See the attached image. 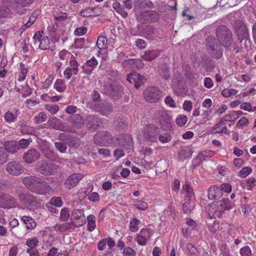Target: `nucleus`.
Returning a JSON list of instances; mask_svg holds the SVG:
<instances>
[{
  "label": "nucleus",
  "instance_id": "9",
  "mask_svg": "<svg viewBox=\"0 0 256 256\" xmlns=\"http://www.w3.org/2000/svg\"><path fill=\"white\" fill-rule=\"evenodd\" d=\"M206 48L210 54L214 58H218L222 56V52L220 50V46L217 44L216 40L212 37L206 39Z\"/></svg>",
  "mask_w": 256,
  "mask_h": 256
},
{
  "label": "nucleus",
  "instance_id": "15",
  "mask_svg": "<svg viewBox=\"0 0 256 256\" xmlns=\"http://www.w3.org/2000/svg\"><path fill=\"white\" fill-rule=\"evenodd\" d=\"M40 156V153L36 150L31 148L24 153L23 158L26 162L30 164L37 160Z\"/></svg>",
  "mask_w": 256,
  "mask_h": 256
},
{
  "label": "nucleus",
  "instance_id": "6",
  "mask_svg": "<svg viewBox=\"0 0 256 256\" xmlns=\"http://www.w3.org/2000/svg\"><path fill=\"white\" fill-rule=\"evenodd\" d=\"M144 100L150 103H155L162 96V91L156 86H150L147 88L144 92Z\"/></svg>",
  "mask_w": 256,
  "mask_h": 256
},
{
  "label": "nucleus",
  "instance_id": "39",
  "mask_svg": "<svg viewBox=\"0 0 256 256\" xmlns=\"http://www.w3.org/2000/svg\"><path fill=\"white\" fill-rule=\"evenodd\" d=\"M50 40L47 37H44L41 38L38 47L40 49L44 50L50 48Z\"/></svg>",
  "mask_w": 256,
  "mask_h": 256
},
{
  "label": "nucleus",
  "instance_id": "62",
  "mask_svg": "<svg viewBox=\"0 0 256 256\" xmlns=\"http://www.w3.org/2000/svg\"><path fill=\"white\" fill-rule=\"evenodd\" d=\"M172 139L171 136L168 134H160L158 140L162 143H166L170 141Z\"/></svg>",
  "mask_w": 256,
  "mask_h": 256
},
{
  "label": "nucleus",
  "instance_id": "54",
  "mask_svg": "<svg viewBox=\"0 0 256 256\" xmlns=\"http://www.w3.org/2000/svg\"><path fill=\"white\" fill-rule=\"evenodd\" d=\"M240 254L241 256H252V253L250 248L246 246L242 248L240 250Z\"/></svg>",
  "mask_w": 256,
  "mask_h": 256
},
{
  "label": "nucleus",
  "instance_id": "14",
  "mask_svg": "<svg viewBox=\"0 0 256 256\" xmlns=\"http://www.w3.org/2000/svg\"><path fill=\"white\" fill-rule=\"evenodd\" d=\"M16 202L15 200L8 194H2L0 196V207L9 208L15 207Z\"/></svg>",
  "mask_w": 256,
  "mask_h": 256
},
{
  "label": "nucleus",
  "instance_id": "31",
  "mask_svg": "<svg viewBox=\"0 0 256 256\" xmlns=\"http://www.w3.org/2000/svg\"><path fill=\"white\" fill-rule=\"evenodd\" d=\"M72 216L74 220H80V222H76L77 224L80 222L82 221H84V224L85 222L84 212L82 210L79 209L74 210L72 212Z\"/></svg>",
  "mask_w": 256,
  "mask_h": 256
},
{
  "label": "nucleus",
  "instance_id": "11",
  "mask_svg": "<svg viewBox=\"0 0 256 256\" xmlns=\"http://www.w3.org/2000/svg\"><path fill=\"white\" fill-rule=\"evenodd\" d=\"M152 235V233L150 230L142 228L140 232L136 234L135 240L140 246H144L147 244Z\"/></svg>",
  "mask_w": 256,
  "mask_h": 256
},
{
  "label": "nucleus",
  "instance_id": "58",
  "mask_svg": "<svg viewBox=\"0 0 256 256\" xmlns=\"http://www.w3.org/2000/svg\"><path fill=\"white\" fill-rule=\"evenodd\" d=\"M42 34V31H38L36 34H34L33 36V40L34 42V45L36 46H38V44H40V42Z\"/></svg>",
  "mask_w": 256,
  "mask_h": 256
},
{
  "label": "nucleus",
  "instance_id": "25",
  "mask_svg": "<svg viewBox=\"0 0 256 256\" xmlns=\"http://www.w3.org/2000/svg\"><path fill=\"white\" fill-rule=\"evenodd\" d=\"M48 124L51 127L57 130H64L65 128L60 120L56 118L49 120Z\"/></svg>",
  "mask_w": 256,
  "mask_h": 256
},
{
  "label": "nucleus",
  "instance_id": "63",
  "mask_svg": "<svg viewBox=\"0 0 256 256\" xmlns=\"http://www.w3.org/2000/svg\"><path fill=\"white\" fill-rule=\"evenodd\" d=\"M20 132L24 134H32L34 132V128L29 126H22Z\"/></svg>",
  "mask_w": 256,
  "mask_h": 256
},
{
  "label": "nucleus",
  "instance_id": "23",
  "mask_svg": "<svg viewBox=\"0 0 256 256\" xmlns=\"http://www.w3.org/2000/svg\"><path fill=\"white\" fill-rule=\"evenodd\" d=\"M159 55V51L157 50H149L145 52L144 54L141 56L143 60L150 61L156 58Z\"/></svg>",
  "mask_w": 256,
  "mask_h": 256
},
{
  "label": "nucleus",
  "instance_id": "41",
  "mask_svg": "<svg viewBox=\"0 0 256 256\" xmlns=\"http://www.w3.org/2000/svg\"><path fill=\"white\" fill-rule=\"evenodd\" d=\"M134 205L136 208L141 210H146L148 208V204L142 200L135 201Z\"/></svg>",
  "mask_w": 256,
  "mask_h": 256
},
{
  "label": "nucleus",
  "instance_id": "22",
  "mask_svg": "<svg viewBox=\"0 0 256 256\" xmlns=\"http://www.w3.org/2000/svg\"><path fill=\"white\" fill-rule=\"evenodd\" d=\"M98 9L96 8L88 7L84 9L80 12V14L84 17L96 16L99 15L98 12Z\"/></svg>",
  "mask_w": 256,
  "mask_h": 256
},
{
  "label": "nucleus",
  "instance_id": "19",
  "mask_svg": "<svg viewBox=\"0 0 256 256\" xmlns=\"http://www.w3.org/2000/svg\"><path fill=\"white\" fill-rule=\"evenodd\" d=\"M98 61L94 57H92L91 59L88 60L82 66L84 72L88 74H90L94 68L98 65Z\"/></svg>",
  "mask_w": 256,
  "mask_h": 256
},
{
  "label": "nucleus",
  "instance_id": "35",
  "mask_svg": "<svg viewBox=\"0 0 256 256\" xmlns=\"http://www.w3.org/2000/svg\"><path fill=\"white\" fill-rule=\"evenodd\" d=\"M108 92L112 96L117 98L121 94L122 90L120 86L116 85L112 86Z\"/></svg>",
  "mask_w": 256,
  "mask_h": 256
},
{
  "label": "nucleus",
  "instance_id": "46",
  "mask_svg": "<svg viewBox=\"0 0 256 256\" xmlns=\"http://www.w3.org/2000/svg\"><path fill=\"white\" fill-rule=\"evenodd\" d=\"M48 202H50L51 205H54L58 208L61 207L63 204L61 198L58 196L52 197Z\"/></svg>",
  "mask_w": 256,
  "mask_h": 256
},
{
  "label": "nucleus",
  "instance_id": "64",
  "mask_svg": "<svg viewBox=\"0 0 256 256\" xmlns=\"http://www.w3.org/2000/svg\"><path fill=\"white\" fill-rule=\"evenodd\" d=\"M122 254L124 256H136V252L132 248L126 247L124 249Z\"/></svg>",
  "mask_w": 256,
  "mask_h": 256
},
{
  "label": "nucleus",
  "instance_id": "2",
  "mask_svg": "<svg viewBox=\"0 0 256 256\" xmlns=\"http://www.w3.org/2000/svg\"><path fill=\"white\" fill-rule=\"evenodd\" d=\"M153 118L164 130L169 131L172 129L174 122L170 112L165 110H156L154 112Z\"/></svg>",
  "mask_w": 256,
  "mask_h": 256
},
{
  "label": "nucleus",
  "instance_id": "24",
  "mask_svg": "<svg viewBox=\"0 0 256 256\" xmlns=\"http://www.w3.org/2000/svg\"><path fill=\"white\" fill-rule=\"evenodd\" d=\"M178 155L181 160H184L192 156V150L188 146L182 147L180 149Z\"/></svg>",
  "mask_w": 256,
  "mask_h": 256
},
{
  "label": "nucleus",
  "instance_id": "53",
  "mask_svg": "<svg viewBox=\"0 0 256 256\" xmlns=\"http://www.w3.org/2000/svg\"><path fill=\"white\" fill-rule=\"evenodd\" d=\"M38 240L36 238H29L26 241V245L30 248H33L38 245Z\"/></svg>",
  "mask_w": 256,
  "mask_h": 256
},
{
  "label": "nucleus",
  "instance_id": "44",
  "mask_svg": "<svg viewBox=\"0 0 256 256\" xmlns=\"http://www.w3.org/2000/svg\"><path fill=\"white\" fill-rule=\"evenodd\" d=\"M54 78L52 76H48L47 78L44 82H42V86L40 88L42 90H47L51 86Z\"/></svg>",
  "mask_w": 256,
  "mask_h": 256
},
{
  "label": "nucleus",
  "instance_id": "45",
  "mask_svg": "<svg viewBox=\"0 0 256 256\" xmlns=\"http://www.w3.org/2000/svg\"><path fill=\"white\" fill-rule=\"evenodd\" d=\"M70 218L69 210L64 208L61 210L60 214V220L63 222H66Z\"/></svg>",
  "mask_w": 256,
  "mask_h": 256
},
{
  "label": "nucleus",
  "instance_id": "16",
  "mask_svg": "<svg viewBox=\"0 0 256 256\" xmlns=\"http://www.w3.org/2000/svg\"><path fill=\"white\" fill-rule=\"evenodd\" d=\"M94 108L96 112H98L106 116L109 115L113 110L112 104L106 102H104L97 106H95Z\"/></svg>",
  "mask_w": 256,
  "mask_h": 256
},
{
  "label": "nucleus",
  "instance_id": "43",
  "mask_svg": "<svg viewBox=\"0 0 256 256\" xmlns=\"http://www.w3.org/2000/svg\"><path fill=\"white\" fill-rule=\"evenodd\" d=\"M186 252L188 254L196 255L198 251L197 247L192 243H188L186 246Z\"/></svg>",
  "mask_w": 256,
  "mask_h": 256
},
{
  "label": "nucleus",
  "instance_id": "33",
  "mask_svg": "<svg viewBox=\"0 0 256 256\" xmlns=\"http://www.w3.org/2000/svg\"><path fill=\"white\" fill-rule=\"evenodd\" d=\"M4 117L6 122L10 124L15 122L17 120L18 114L8 110L5 113Z\"/></svg>",
  "mask_w": 256,
  "mask_h": 256
},
{
  "label": "nucleus",
  "instance_id": "37",
  "mask_svg": "<svg viewBox=\"0 0 256 256\" xmlns=\"http://www.w3.org/2000/svg\"><path fill=\"white\" fill-rule=\"evenodd\" d=\"M28 72V70L24 67V64H20V72L18 75V80L20 82H23L26 78Z\"/></svg>",
  "mask_w": 256,
  "mask_h": 256
},
{
  "label": "nucleus",
  "instance_id": "27",
  "mask_svg": "<svg viewBox=\"0 0 256 256\" xmlns=\"http://www.w3.org/2000/svg\"><path fill=\"white\" fill-rule=\"evenodd\" d=\"M21 220L28 229L33 230L36 226V224L34 220L30 216H24L22 217Z\"/></svg>",
  "mask_w": 256,
  "mask_h": 256
},
{
  "label": "nucleus",
  "instance_id": "60",
  "mask_svg": "<svg viewBox=\"0 0 256 256\" xmlns=\"http://www.w3.org/2000/svg\"><path fill=\"white\" fill-rule=\"evenodd\" d=\"M54 145L56 148L60 152H66L67 147L64 144L61 142H56Z\"/></svg>",
  "mask_w": 256,
  "mask_h": 256
},
{
  "label": "nucleus",
  "instance_id": "28",
  "mask_svg": "<svg viewBox=\"0 0 256 256\" xmlns=\"http://www.w3.org/2000/svg\"><path fill=\"white\" fill-rule=\"evenodd\" d=\"M215 154V152L211 150H206L200 152L196 157V160H199V162L202 160H206L207 158L213 156Z\"/></svg>",
  "mask_w": 256,
  "mask_h": 256
},
{
  "label": "nucleus",
  "instance_id": "29",
  "mask_svg": "<svg viewBox=\"0 0 256 256\" xmlns=\"http://www.w3.org/2000/svg\"><path fill=\"white\" fill-rule=\"evenodd\" d=\"M224 124V122L221 119L220 121L217 123L214 128L212 129V133H224L226 134L228 130L226 126H222Z\"/></svg>",
  "mask_w": 256,
  "mask_h": 256
},
{
  "label": "nucleus",
  "instance_id": "1",
  "mask_svg": "<svg viewBox=\"0 0 256 256\" xmlns=\"http://www.w3.org/2000/svg\"><path fill=\"white\" fill-rule=\"evenodd\" d=\"M23 182L28 190L38 194L44 195L52 190L46 182L36 176H26L23 179Z\"/></svg>",
  "mask_w": 256,
  "mask_h": 256
},
{
  "label": "nucleus",
  "instance_id": "20",
  "mask_svg": "<svg viewBox=\"0 0 256 256\" xmlns=\"http://www.w3.org/2000/svg\"><path fill=\"white\" fill-rule=\"evenodd\" d=\"M86 122L87 126L91 130H96L100 124V119L95 116H88Z\"/></svg>",
  "mask_w": 256,
  "mask_h": 256
},
{
  "label": "nucleus",
  "instance_id": "18",
  "mask_svg": "<svg viewBox=\"0 0 256 256\" xmlns=\"http://www.w3.org/2000/svg\"><path fill=\"white\" fill-rule=\"evenodd\" d=\"M128 81L134 84L136 88H138L143 84V78L138 74L132 72L128 74L127 76Z\"/></svg>",
  "mask_w": 256,
  "mask_h": 256
},
{
  "label": "nucleus",
  "instance_id": "59",
  "mask_svg": "<svg viewBox=\"0 0 256 256\" xmlns=\"http://www.w3.org/2000/svg\"><path fill=\"white\" fill-rule=\"evenodd\" d=\"M220 254L222 256H231L230 249L226 244H222L220 247Z\"/></svg>",
  "mask_w": 256,
  "mask_h": 256
},
{
  "label": "nucleus",
  "instance_id": "12",
  "mask_svg": "<svg viewBox=\"0 0 256 256\" xmlns=\"http://www.w3.org/2000/svg\"><path fill=\"white\" fill-rule=\"evenodd\" d=\"M16 196L21 203L26 206L33 205V204L35 202L34 198L23 189H18L16 192Z\"/></svg>",
  "mask_w": 256,
  "mask_h": 256
},
{
  "label": "nucleus",
  "instance_id": "32",
  "mask_svg": "<svg viewBox=\"0 0 256 256\" xmlns=\"http://www.w3.org/2000/svg\"><path fill=\"white\" fill-rule=\"evenodd\" d=\"M7 151L11 154L15 153L19 149V146L16 141L8 142L6 146Z\"/></svg>",
  "mask_w": 256,
  "mask_h": 256
},
{
  "label": "nucleus",
  "instance_id": "3",
  "mask_svg": "<svg viewBox=\"0 0 256 256\" xmlns=\"http://www.w3.org/2000/svg\"><path fill=\"white\" fill-rule=\"evenodd\" d=\"M232 208L231 202L228 198H222L220 202V204L216 206L212 204L209 205L206 208V210L210 216L220 218L224 210H228Z\"/></svg>",
  "mask_w": 256,
  "mask_h": 256
},
{
  "label": "nucleus",
  "instance_id": "38",
  "mask_svg": "<svg viewBox=\"0 0 256 256\" xmlns=\"http://www.w3.org/2000/svg\"><path fill=\"white\" fill-rule=\"evenodd\" d=\"M140 220L135 218H130V222L129 230L132 232H136L138 230Z\"/></svg>",
  "mask_w": 256,
  "mask_h": 256
},
{
  "label": "nucleus",
  "instance_id": "52",
  "mask_svg": "<svg viewBox=\"0 0 256 256\" xmlns=\"http://www.w3.org/2000/svg\"><path fill=\"white\" fill-rule=\"evenodd\" d=\"M256 186V179L254 177H250L246 180V190H251Z\"/></svg>",
  "mask_w": 256,
  "mask_h": 256
},
{
  "label": "nucleus",
  "instance_id": "55",
  "mask_svg": "<svg viewBox=\"0 0 256 256\" xmlns=\"http://www.w3.org/2000/svg\"><path fill=\"white\" fill-rule=\"evenodd\" d=\"M66 142L70 147L76 148L80 146V140L76 137H72L68 139Z\"/></svg>",
  "mask_w": 256,
  "mask_h": 256
},
{
  "label": "nucleus",
  "instance_id": "10",
  "mask_svg": "<svg viewBox=\"0 0 256 256\" xmlns=\"http://www.w3.org/2000/svg\"><path fill=\"white\" fill-rule=\"evenodd\" d=\"M159 134L158 128L154 124L146 126L143 130V136L145 140L155 142Z\"/></svg>",
  "mask_w": 256,
  "mask_h": 256
},
{
  "label": "nucleus",
  "instance_id": "50",
  "mask_svg": "<svg viewBox=\"0 0 256 256\" xmlns=\"http://www.w3.org/2000/svg\"><path fill=\"white\" fill-rule=\"evenodd\" d=\"M188 120V118L186 116L182 114H179L176 120V124L180 126H184Z\"/></svg>",
  "mask_w": 256,
  "mask_h": 256
},
{
  "label": "nucleus",
  "instance_id": "48",
  "mask_svg": "<svg viewBox=\"0 0 256 256\" xmlns=\"http://www.w3.org/2000/svg\"><path fill=\"white\" fill-rule=\"evenodd\" d=\"M194 208L192 202H186L182 204V210L184 214H189Z\"/></svg>",
  "mask_w": 256,
  "mask_h": 256
},
{
  "label": "nucleus",
  "instance_id": "49",
  "mask_svg": "<svg viewBox=\"0 0 256 256\" xmlns=\"http://www.w3.org/2000/svg\"><path fill=\"white\" fill-rule=\"evenodd\" d=\"M71 68L74 71V74H77L78 72V64L74 59V56H72L70 62Z\"/></svg>",
  "mask_w": 256,
  "mask_h": 256
},
{
  "label": "nucleus",
  "instance_id": "17",
  "mask_svg": "<svg viewBox=\"0 0 256 256\" xmlns=\"http://www.w3.org/2000/svg\"><path fill=\"white\" fill-rule=\"evenodd\" d=\"M6 170L13 175H19L22 171V166L19 162H11L6 165Z\"/></svg>",
  "mask_w": 256,
  "mask_h": 256
},
{
  "label": "nucleus",
  "instance_id": "4",
  "mask_svg": "<svg viewBox=\"0 0 256 256\" xmlns=\"http://www.w3.org/2000/svg\"><path fill=\"white\" fill-rule=\"evenodd\" d=\"M94 142L101 146H110L116 144L112 136L108 132H98L94 136Z\"/></svg>",
  "mask_w": 256,
  "mask_h": 256
},
{
  "label": "nucleus",
  "instance_id": "47",
  "mask_svg": "<svg viewBox=\"0 0 256 256\" xmlns=\"http://www.w3.org/2000/svg\"><path fill=\"white\" fill-rule=\"evenodd\" d=\"M252 172V169L251 168L245 166L242 168V169L240 171L238 176L242 178H245Z\"/></svg>",
  "mask_w": 256,
  "mask_h": 256
},
{
  "label": "nucleus",
  "instance_id": "57",
  "mask_svg": "<svg viewBox=\"0 0 256 256\" xmlns=\"http://www.w3.org/2000/svg\"><path fill=\"white\" fill-rule=\"evenodd\" d=\"M211 113V110H202V112L200 115L202 117V124H204L210 120V116Z\"/></svg>",
  "mask_w": 256,
  "mask_h": 256
},
{
  "label": "nucleus",
  "instance_id": "40",
  "mask_svg": "<svg viewBox=\"0 0 256 256\" xmlns=\"http://www.w3.org/2000/svg\"><path fill=\"white\" fill-rule=\"evenodd\" d=\"M242 0H220L218 1L220 5L224 6L228 5V6H236Z\"/></svg>",
  "mask_w": 256,
  "mask_h": 256
},
{
  "label": "nucleus",
  "instance_id": "7",
  "mask_svg": "<svg viewBox=\"0 0 256 256\" xmlns=\"http://www.w3.org/2000/svg\"><path fill=\"white\" fill-rule=\"evenodd\" d=\"M36 168L38 172L45 176L54 174L57 171L56 166L48 163L46 160L38 162Z\"/></svg>",
  "mask_w": 256,
  "mask_h": 256
},
{
  "label": "nucleus",
  "instance_id": "51",
  "mask_svg": "<svg viewBox=\"0 0 256 256\" xmlns=\"http://www.w3.org/2000/svg\"><path fill=\"white\" fill-rule=\"evenodd\" d=\"M36 122L38 124L42 123L46 121L47 116L44 112H40L34 118Z\"/></svg>",
  "mask_w": 256,
  "mask_h": 256
},
{
  "label": "nucleus",
  "instance_id": "42",
  "mask_svg": "<svg viewBox=\"0 0 256 256\" xmlns=\"http://www.w3.org/2000/svg\"><path fill=\"white\" fill-rule=\"evenodd\" d=\"M238 93V90L236 89L224 88L222 92V95L226 98L233 96Z\"/></svg>",
  "mask_w": 256,
  "mask_h": 256
},
{
  "label": "nucleus",
  "instance_id": "21",
  "mask_svg": "<svg viewBox=\"0 0 256 256\" xmlns=\"http://www.w3.org/2000/svg\"><path fill=\"white\" fill-rule=\"evenodd\" d=\"M222 196V192L218 187L216 186H212L208 189V196L209 199L216 200L219 199Z\"/></svg>",
  "mask_w": 256,
  "mask_h": 256
},
{
  "label": "nucleus",
  "instance_id": "36",
  "mask_svg": "<svg viewBox=\"0 0 256 256\" xmlns=\"http://www.w3.org/2000/svg\"><path fill=\"white\" fill-rule=\"evenodd\" d=\"M88 230L90 232L93 231L96 226V217L93 215H90L87 217Z\"/></svg>",
  "mask_w": 256,
  "mask_h": 256
},
{
  "label": "nucleus",
  "instance_id": "56",
  "mask_svg": "<svg viewBox=\"0 0 256 256\" xmlns=\"http://www.w3.org/2000/svg\"><path fill=\"white\" fill-rule=\"evenodd\" d=\"M45 108L52 114H56L59 110V106L56 104H46Z\"/></svg>",
  "mask_w": 256,
  "mask_h": 256
},
{
  "label": "nucleus",
  "instance_id": "13",
  "mask_svg": "<svg viewBox=\"0 0 256 256\" xmlns=\"http://www.w3.org/2000/svg\"><path fill=\"white\" fill-rule=\"evenodd\" d=\"M84 176L80 174H73L70 176L64 182L66 188L68 190L73 188L82 180Z\"/></svg>",
  "mask_w": 256,
  "mask_h": 256
},
{
  "label": "nucleus",
  "instance_id": "30",
  "mask_svg": "<svg viewBox=\"0 0 256 256\" xmlns=\"http://www.w3.org/2000/svg\"><path fill=\"white\" fill-rule=\"evenodd\" d=\"M54 88L59 92H64L66 88L64 80L62 79H57L54 83Z\"/></svg>",
  "mask_w": 256,
  "mask_h": 256
},
{
  "label": "nucleus",
  "instance_id": "61",
  "mask_svg": "<svg viewBox=\"0 0 256 256\" xmlns=\"http://www.w3.org/2000/svg\"><path fill=\"white\" fill-rule=\"evenodd\" d=\"M220 190L222 192L230 193L232 192V186L228 183H223L220 185Z\"/></svg>",
  "mask_w": 256,
  "mask_h": 256
},
{
  "label": "nucleus",
  "instance_id": "26",
  "mask_svg": "<svg viewBox=\"0 0 256 256\" xmlns=\"http://www.w3.org/2000/svg\"><path fill=\"white\" fill-rule=\"evenodd\" d=\"M70 120L76 128H80L84 125V120L82 116L80 114L72 115L70 117Z\"/></svg>",
  "mask_w": 256,
  "mask_h": 256
},
{
  "label": "nucleus",
  "instance_id": "8",
  "mask_svg": "<svg viewBox=\"0 0 256 256\" xmlns=\"http://www.w3.org/2000/svg\"><path fill=\"white\" fill-rule=\"evenodd\" d=\"M137 20L141 23H151L158 21L159 14L154 10H149L142 12L136 14Z\"/></svg>",
  "mask_w": 256,
  "mask_h": 256
},
{
  "label": "nucleus",
  "instance_id": "5",
  "mask_svg": "<svg viewBox=\"0 0 256 256\" xmlns=\"http://www.w3.org/2000/svg\"><path fill=\"white\" fill-rule=\"evenodd\" d=\"M216 34L223 46L228 47L232 44V33L226 26H219L216 30Z\"/></svg>",
  "mask_w": 256,
  "mask_h": 256
},
{
  "label": "nucleus",
  "instance_id": "34",
  "mask_svg": "<svg viewBox=\"0 0 256 256\" xmlns=\"http://www.w3.org/2000/svg\"><path fill=\"white\" fill-rule=\"evenodd\" d=\"M108 39L105 36H100L98 38L96 46L100 50H104L107 48Z\"/></svg>",
  "mask_w": 256,
  "mask_h": 256
}]
</instances>
